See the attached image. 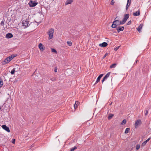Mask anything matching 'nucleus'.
Masks as SVG:
<instances>
[{"mask_svg":"<svg viewBox=\"0 0 151 151\" xmlns=\"http://www.w3.org/2000/svg\"><path fill=\"white\" fill-rule=\"evenodd\" d=\"M118 18V17H116L113 22L111 26V27L113 28H115L117 27L118 26L120 25H122V24H120L121 21H119L118 19H116V18Z\"/></svg>","mask_w":151,"mask_h":151,"instance_id":"f257e3e1","label":"nucleus"},{"mask_svg":"<svg viewBox=\"0 0 151 151\" xmlns=\"http://www.w3.org/2000/svg\"><path fill=\"white\" fill-rule=\"evenodd\" d=\"M54 32V29H53L51 28L49 29L47 32V34L49 35L48 39L49 40H50L53 38Z\"/></svg>","mask_w":151,"mask_h":151,"instance_id":"f03ea898","label":"nucleus"},{"mask_svg":"<svg viewBox=\"0 0 151 151\" xmlns=\"http://www.w3.org/2000/svg\"><path fill=\"white\" fill-rule=\"evenodd\" d=\"M129 14H125L124 16V17L122 20L121 21L120 24H124L126 22L129 18Z\"/></svg>","mask_w":151,"mask_h":151,"instance_id":"7ed1b4c3","label":"nucleus"},{"mask_svg":"<svg viewBox=\"0 0 151 151\" xmlns=\"http://www.w3.org/2000/svg\"><path fill=\"white\" fill-rule=\"evenodd\" d=\"M9 57L6 58L4 61H2V63L3 65H5L8 63L11 60V59Z\"/></svg>","mask_w":151,"mask_h":151,"instance_id":"20e7f679","label":"nucleus"},{"mask_svg":"<svg viewBox=\"0 0 151 151\" xmlns=\"http://www.w3.org/2000/svg\"><path fill=\"white\" fill-rule=\"evenodd\" d=\"M38 3L35 2L34 1H31L29 3V5L30 7H34Z\"/></svg>","mask_w":151,"mask_h":151,"instance_id":"39448f33","label":"nucleus"},{"mask_svg":"<svg viewBox=\"0 0 151 151\" xmlns=\"http://www.w3.org/2000/svg\"><path fill=\"white\" fill-rule=\"evenodd\" d=\"M2 128L8 132H10V130L9 127H7L5 125H3L2 126Z\"/></svg>","mask_w":151,"mask_h":151,"instance_id":"423d86ee","label":"nucleus"},{"mask_svg":"<svg viewBox=\"0 0 151 151\" xmlns=\"http://www.w3.org/2000/svg\"><path fill=\"white\" fill-rule=\"evenodd\" d=\"M118 27H116V29L118 33H119L120 31H122L124 30V27L123 26H118Z\"/></svg>","mask_w":151,"mask_h":151,"instance_id":"0eeeda50","label":"nucleus"},{"mask_svg":"<svg viewBox=\"0 0 151 151\" xmlns=\"http://www.w3.org/2000/svg\"><path fill=\"white\" fill-rule=\"evenodd\" d=\"M28 24L29 21L27 20L25 21H23L22 23V26L26 27L28 26Z\"/></svg>","mask_w":151,"mask_h":151,"instance_id":"6e6552de","label":"nucleus"},{"mask_svg":"<svg viewBox=\"0 0 151 151\" xmlns=\"http://www.w3.org/2000/svg\"><path fill=\"white\" fill-rule=\"evenodd\" d=\"M141 123V121L140 120H138L135 121V127L137 128L138 125H139Z\"/></svg>","mask_w":151,"mask_h":151,"instance_id":"1a4fd4ad","label":"nucleus"},{"mask_svg":"<svg viewBox=\"0 0 151 151\" xmlns=\"http://www.w3.org/2000/svg\"><path fill=\"white\" fill-rule=\"evenodd\" d=\"M41 51H43L45 50V47L43 45L40 43L38 45Z\"/></svg>","mask_w":151,"mask_h":151,"instance_id":"9d476101","label":"nucleus"},{"mask_svg":"<svg viewBox=\"0 0 151 151\" xmlns=\"http://www.w3.org/2000/svg\"><path fill=\"white\" fill-rule=\"evenodd\" d=\"M108 45L107 43L105 42H103L102 43L100 44L99 45V46L102 47H106Z\"/></svg>","mask_w":151,"mask_h":151,"instance_id":"9b49d317","label":"nucleus"},{"mask_svg":"<svg viewBox=\"0 0 151 151\" xmlns=\"http://www.w3.org/2000/svg\"><path fill=\"white\" fill-rule=\"evenodd\" d=\"M103 76V74H101L98 77L97 79L95 84L97 83L100 81L101 78Z\"/></svg>","mask_w":151,"mask_h":151,"instance_id":"f8f14e48","label":"nucleus"},{"mask_svg":"<svg viewBox=\"0 0 151 151\" xmlns=\"http://www.w3.org/2000/svg\"><path fill=\"white\" fill-rule=\"evenodd\" d=\"M13 35L11 33H8L7 34L6 36V37L7 38H10L12 37Z\"/></svg>","mask_w":151,"mask_h":151,"instance_id":"ddd939ff","label":"nucleus"},{"mask_svg":"<svg viewBox=\"0 0 151 151\" xmlns=\"http://www.w3.org/2000/svg\"><path fill=\"white\" fill-rule=\"evenodd\" d=\"M143 26V24H140L137 28V30L139 32H141V30L142 27Z\"/></svg>","mask_w":151,"mask_h":151,"instance_id":"4468645a","label":"nucleus"},{"mask_svg":"<svg viewBox=\"0 0 151 151\" xmlns=\"http://www.w3.org/2000/svg\"><path fill=\"white\" fill-rule=\"evenodd\" d=\"M140 14V11L138 10L136 12L134 13L133 14V15L134 16H137L139 15Z\"/></svg>","mask_w":151,"mask_h":151,"instance_id":"2eb2a0df","label":"nucleus"},{"mask_svg":"<svg viewBox=\"0 0 151 151\" xmlns=\"http://www.w3.org/2000/svg\"><path fill=\"white\" fill-rule=\"evenodd\" d=\"M79 103L78 101H76L75 104L74 105V107L75 109L77 108L78 105L79 104Z\"/></svg>","mask_w":151,"mask_h":151,"instance_id":"dca6fc26","label":"nucleus"},{"mask_svg":"<svg viewBox=\"0 0 151 151\" xmlns=\"http://www.w3.org/2000/svg\"><path fill=\"white\" fill-rule=\"evenodd\" d=\"M73 0H67L65 3V4H70L73 1Z\"/></svg>","mask_w":151,"mask_h":151,"instance_id":"f3484780","label":"nucleus"},{"mask_svg":"<svg viewBox=\"0 0 151 151\" xmlns=\"http://www.w3.org/2000/svg\"><path fill=\"white\" fill-rule=\"evenodd\" d=\"M3 84V81L1 78L0 77V88H1Z\"/></svg>","mask_w":151,"mask_h":151,"instance_id":"a211bd4d","label":"nucleus"},{"mask_svg":"<svg viewBox=\"0 0 151 151\" xmlns=\"http://www.w3.org/2000/svg\"><path fill=\"white\" fill-rule=\"evenodd\" d=\"M114 116V115L113 114H110L109 115V116L108 117V119L109 120H110L111 119L113 116Z\"/></svg>","mask_w":151,"mask_h":151,"instance_id":"6ab92c4d","label":"nucleus"},{"mask_svg":"<svg viewBox=\"0 0 151 151\" xmlns=\"http://www.w3.org/2000/svg\"><path fill=\"white\" fill-rule=\"evenodd\" d=\"M117 64L116 63H114L112 64L110 66V68H115Z\"/></svg>","mask_w":151,"mask_h":151,"instance_id":"aec40b11","label":"nucleus"},{"mask_svg":"<svg viewBox=\"0 0 151 151\" xmlns=\"http://www.w3.org/2000/svg\"><path fill=\"white\" fill-rule=\"evenodd\" d=\"M130 129L128 128H127L125 130V131L124 132L125 133V134H127L129 132V131Z\"/></svg>","mask_w":151,"mask_h":151,"instance_id":"412c9836","label":"nucleus"},{"mask_svg":"<svg viewBox=\"0 0 151 151\" xmlns=\"http://www.w3.org/2000/svg\"><path fill=\"white\" fill-rule=\"evenodd\" d=\"M15 68H14L11 70V73L13 75L14 73L15 72Z\"/></svg>","mask_w":151,"mask_h":151,"instance_id":"4be33fe9","label":"nucleus"},{"mask_svg":"<svg viewBox=\"0 0 151 151\" xmlns=\"http://www.w3.org/2000/svg\"><path fill=\"white\" fill-rule=\"evenodd\" d=\"M77 149V147L76 146H74L70 150V151H74L75 150Z\"/></svg>","mask_w":151,"mask_h":151,"instance_id":"5701e85b","label":"nucleus"},{"mask_svg":"<svg viewBox=\"0 0 151 151\" xmlns=\"http://www.w3.org/2000/svg\"><path fill=\"white\" fill-rule=\"evenodd\" d=\"M51 51L52 52H55V53L57 54V51L54 48L51 49Z\"/></svg>","mask_w":151,"mask_h":151,"instance_id":"b1692460","label":"nucleus"},{"mask_svg":"<svg viewBox=\"0 0 151 151\" xmlns=\"http://www.w3.org/2000/svg\"><path fill=\"white\" fill-rule=\"evenodd\" d=\"M126 119H124L122 122L121 123V124L123 125V124H126Z\"/></svg>","mask_w":151,"mask_h":151,"instance_id":"393cba45","label":"nucleus"},{"mask_svg":"<svg viewBox=\"0 0 151 151\" xmlns=\"http://www.w3.org/2000/svg\"><path fill=\"white\" fill-rule=\"evenodd\" d=\"M15 56L14 55H11L9 56L10 58L11 59V60H12Z\"/></svg>","mask_w":151,"mask_h":151,"instance_id":"a878e982","label":"nucleus"},{"mask_svg":"<svg viewBox=\"0 0 151 151\" xmlns=\"http://www.w3.org/2000/svg\"><path fill=\"white\" fill-rule=\"evenodd\" d=\"M67 44L69 46H71L72 44V42L70 41H68Z\"/></svg>","mask_w":151,"mask_h":151,"instance_id":"bb28decb","label":"nucleus"},{"mask_svg":"<svg viewBox=\"0 0 151 151\" xmlns=\"http://www.w3.org/2000/svg\"><path fill=\"white\" fill-rule=\"evenodd\" d=\"M140 146L139 145H137L136 146V150H139L140 148Z\"/></svg>","mask_w":151,"mask_h":151,"instance_id":"cd10ccee","label":"nucleus"},{"mask_svg":"<svg viewBox=\"0 0 151 151\" xmlns=\"http://www.w3.org/2000/svg\"><path fill=\"white\" fill-rule=\"evenodd\" d=\"M111 72L108 73L105 76H106L107 78L109 77L110 75Z\"/></svg>","mask_w":151,"mask_h":151,"instance_id":"c85d7f7f","label":"nucleus"},{"mask_svg":"<svg viewBox=\"0 0 151 151\" xmlns=\"http://www.w3.org/2000/svg\"><path fill=\"white\" fill-rule=\"evenodd\" d=\"M130 4H129L127 3L126 6V10H127L128 7L130 6Z\"/></svg>","mask_w":151,"mask_h":151,"instance_id":"c756f323","label":"nucleus"},{"mask_svg":"<svg viewBox=\"0 0 151 151\" xmlns=\"http://www.w3.org/2000/svg\"><path fill=\"white\" fill-rule=\"evenodd\" d=\"M147 142L146 141H145L143 142L142 143V146H144L145 145Z\"/></svg>","mask_w":151,"mask_h":151,"instance_id":"7c9ffc66","label":"nucleus"},{"mask_svg":"<svg viewBox=\"0 0 151 151\" xmlns=\"http://www.w3.org/2000/svg\"><path fill=\"white\" fill-rule=\"evenodd\" d=\"M50 80L52 81H56V78H50Z\"/></svg>","mask_w":151,"mask_h":151,"instance_id":"2f4dec72","label":"nucleus"},{"mask_svg":"<svg viewBox=\"0 0 151 151\" xmlns=\"http://www.w3.org/2000/svg\"><path fill=\"white\" fill-rule=\"evenodd\" d=\"M131 0H127V3H128V4H130L131 3Z\"/></svg>","mask_w":151,"mask_h":151,"instance_id":"473e14b6","label":"nucleus"},{"mask_svg":"<svg viewBox=\"0 0 151 151\" xmlns=\"http://www.w3.org/2000/svg\"><path fill=\"white\" fill-rule=\"evenodd\" d=\"M1 25L2 26H4V22L3 21H2L1 23Z\"/></svg>","mask_w":151,"mask_h":151,"instance_id":"72a5a7b5","label":"nucleus"},{"mask_svg":"<svg viewBox=\"0 0 151 151\" xmlns=\"http://www.w3.org/2000/svg\"><path fill=\"white\" fill-rule=\"evenodd\" d=\"M132 22L131 20L128 22L127 23V25H130L131 23Z\"/></svg>","mask_w":151,"mask_h":151,"instance_id":"f704fd0d","label":"nucleus"},{"mask_svg":"<svg viewBox=\"0 0 151 151\" xmlns=\"http://www.w3.org/2000/svg\"><path fill=\"white\" fill-rule=\"evenodd\" d=\"M12 142L13 144H15V139H12Z\"/></svg>","mask_w":151,"mask_h":151,"instance_id":"c9c22d12","label":"nucleus"},{"mask_svg":"<svg viewBox=\"0 0 151 151\" xmlns=\"http://www.w3.org/2000/svg\"><path fill=\"white\" fill-rule=\"evenodd\" d=\"M57 67H55V69H54V71L55 72H57Z\"/></svg>","mask_w":151,"mask_h":151,"instance_id":"e433bc0d","label":"nucleus"},{"mask_svg":"<svg viewBox=\"0 0 151 151\" xmlns=\"http://www.w3.org/2000/svg\"><path fill=\"white\" fill-rule=\"evenodd\" d=\"M119 46L117 47L114 48V50L115 51H116L119 48Z\"/></svg>","mask_w":151,"mask_h":151,"instance_id":"4c0bfd02","label":"nucleus"},{"mask_svg":"<svg viewBox=\"0 0 151 151\" xmlns=\"http://www.w3.org/2000/svg\"><path fill=\"white\" fill-rule=\"evenodd\" d=\"M107 55H108V53H106L104 55V56H103V59L105 58Z\"/></svg>","mask_w":151,"mask_h":151,"instance_id":"58836bf2","label":"nucleus"},{"mask_svg":"<svg viewBox=\"0 0 151 151\" xmlns=\"http://www.w3.org/2000/svg\"><path fill=\"white\" fill-rule=\"evenodd\" d=\"M148 114V111L147 110H146V112H145V116H146L147 115V114Z\"/></svg>","mask_w":151,"mask_h":151,"instance_id":"ea45409f","label":"nucleus"},{"mask_svg":"<svg viewBox=\"0 0 151 151\" xmlns=\"http://www.w3.org/2000/svg\"><path fill=\"white\" fill-rule=\"evenodd\" d=\"M151 139V138L150 137L149 138H148V139H147V140H146V142H147L148 141H149L150 139Z\"/></svg>","mask_w":151,"mask_h":151,"instance_id":"a19ab883","label":"nucleus"},{"mask_svg":"<svg viewBox=\"0 0 151 151\" xmlns=\"http://www.w3.org/2000/svg\"><path fill=\"white\" fill-rule=\"evenodd\" d=\"M107 77H106V76H105L104 77V79H105V80H106V79H107Z\"/></svg>","mask_w":151,"mask_h":151,"instance_id":"79ce46f5","label":"nucleus"},{"mask_svg":"<svg viewBox=\"0 0 151 151\" xmlns=\"http://www.w3.org/2000/svg\"><path fill=\"white\" fill-rule=\"evenodd\" d=\"M114 2H112V1L111 2V5H113V4H114Z\"/></svg>","mask_w":151,"mask_h":151,"instance_id":"37998d69","label":"nucleus"},{"mask_svg":"<svg viewBox=\"0 0 151 151\" xmlns=\"http://www.w3.org/2000/svg\"><path fill=\"white\" fill-rule=\"evenodd\" d=\"M105 80V79H104V78H103V79H102V83H103Z\"/></svg>","mask_w":151,"mask_h":151,"instance_id":"c03bdc74","label":"nucleus"},{"mask_svg":"<svg viewBox=\"0 0 151 151\" xmlns=\"http://www.w3.org/2000/svg\"><path fill=\"white\" fill-rule=\"evenodd\" d=\"M138 61V60H136L135 62V63H134V64H135V63H137V62Z\"/></svg>","mask_w":151,"mask_h":151,"instance_id":"a18cd8bd","label":"nucleus"},{"mask_svg":"<svg viewBox=\"0 0 151 151\" xmlns=\"http://www.w3.org/2000/svg\"><path fill=\"white\" fill-rule=\"evenodd\" d=\"M118 19H119V18H118H118H116V19H118Z\"/></svg>","mask_w":151,"mask_h":151,"instance_id":"49530a36","label":"nucleus"}]
</instances>
